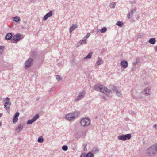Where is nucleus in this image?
<instances>
[{"label": "nucleus", "instance_id": "39", "mask_svg": "<svg viewBox=\"0 0 157 157\" xmlns=\"http://www.w3.org/2000/svg\"><path fill=\"white\" fill-rule=\"evenodd\" d=\"M90 33H88L86 36L84 37V38H85V39H86V40L89 37V36H90Z\"/></svg>", "mask_w": 157, "mask_h": 157}, {"label": "nucleus", "instance_id": "17", "mask_svg": "<svg viewBox=\"0 0 157 157\" xmlns=\"http://www.w3.org/2000/svg\"><path fill=\"white\" fill-rule=\"evenodd\" d=\"M78 25L76 24H73L72 26L70 27L69 29V32L70 33H71L75 29L77 28Z\"/></svg>", "mask_w": 157, "mask_h": 157}, {"label": "nucleus", "instance_id": "13", "mask_svg": "<svg viewBox=\"0 0 157 157\" xmlns=\"http://www.w3.org/2000/svg\"><path fill=\"white\" fill-rule=\"evenodd\" d=\"M151 92L150 88L149 87L144 89L142 92L143 94H146L147 95H150Z\"/></svg>", "mask_w": 157, "mask_h": 157}, {"label": "nucleus", "instance_id": "4", "mask_svg": "<svg viewBox=\"0 0 157 157\" xmlns=\"http://www.w3.org/2000/svg\"><path fill=\"white\" fill-rule=\"evenodd\" d=\"M4 101V108L6 110L8 113H9L10 111V107L11 105V102L10 101V99L8 97L5 98Z\"/></svg>", "mask_w": 157, "mask_h": 157}, {"label": "nucleus", "instance_id": "23", "mask_svg": "<svg viewBox=\"0 0 157 157\" xmlns=\"http://www.w3.org/2000/svg\"><path fill=\"white\" fill-rule=\"evenodd\" d=\"M140 60L141 59H136V60L135 61H134L132 63L133 65L134 66H136V65L139 64L140 62ZM141 60H142V59Z\"/></svg>", "mask_w": 157, "mask_h": 157}, {"label": "nucleus", "instance_id": "19", "mask_svg": "<svg viewBox=\"0 0 157 157\" xmlns=\"http://www.w3.org/2000/svg\"><path fill=\"white\" fill-rule=\"evenodd\" d=\"M13 36V35L11 33H8L5 36V39L6 40H10Z\"/></svg>", "mask_w": 157, "mask_h": 157}, {"label": "nucleus", "instance_id": "45", "mask_svg": "<svg viewBox=\"0 0 157 157\" xmlns=\"http://www.w3.org/2000/svg\"><path fill=\"white\" fill-rule=\"evenodd\" d=\"M106 96V95H103V96H102V97L103 99H107V98Z\"/></svg>", "mask_w": 157, "mask_h": 157}, {"label": "nucleus", "instance_id": "52", "mask_svg": "<svg viewBox=\"0 0 157 157\" xmlns=\"http://www.w3.org/2000/svg\"><path fill=\"white\" fill-rule=\"evenodd\" d=\"M39 99V98H37L36 100H38Z\"/></svg>", "mask_w": 157, "mask_h": 157}, {"label": "nucleus", "instance_id": "49", "mask_svg": "<svg viewBox=\"0 0 157 157\" xmlns=\"http://www.w3.org/2000/svg\"><path fill=\"white\" fill-rule=\"evenodd\" d=\"M99 29H96V31L97 32H99Z\"/></svg>", "mask_w": 157, "mask_h": 157}, {"label": "nucleus", "instance_id": "20", "mask_svg": "<svg viewBox=\"0 0 157 157\" xmlns=\"http://www.w3.org/2000/svg\"><path fill=\"white\" fill-rule=\"evenodd\" d=\"M37 55V52L36 50H34L33 51H32L30 54V56L31 57L34 58Z\"/></svg>", "mask_w": 157, "mask_h": 157}, {"label": "nucleus", "instance_id": "14", "mask_svg": "<svg viewBox=\"0 0 157 157\" xmlns=\"http://www.w3.org/2000/svg\"><path fill=\"white\" fill-rule=\"evenodd\" d=\"M23 128V125L21 124H19L16 127V130L17 132H19L22 131Z\"/></svg>", "mask_w": 157, "mask_h": 157}, {"label": "nucleus", "instance_id": "26", "mask_svg": "<svg viewBox=\"0 0 157 157\" xmlns=\"http://www.w3.org/2000/svg\"><path fill=\"white\" fill-rule=\"evenodd\" d=\"M13 20L16 22H18L20 20V17L18 16H16L13 18Z\"/></svg>", "mask_w": 157, "mask_h": 157}, {"label": "nucleus", "instance_id": "43", "mask_svg": "<svg viewBox=\"0 0 157 157\" xmlns=\"http://www.w3.org/2000/svg\"><path fill=\"white\" fill-rule=\"evenodd\" d=\"M81 42H78L77 44V47H78L79 46H80L82 44Z\"/></svg>", "mask_w": 157, "mask_h": 157}, {"label": "nucleus", "instance_id": "48", "mask_svg": "<svg viewBox=\"0 0 157 157\" xmlns=\"http://www.w3.org/2000/svg\"><path fill=\"white\" fill-rule=\"evenodd\" d=\"M155 50L156 52H157V46H156L155 47Z\"/></svg>", "mask_w": 157, "mask_h": 157}, {"label": "nucleus", "instance_id": "5", "mask_svg": "<svg viewBox=\"0 0 157 157\" xmlns=\"http://www.w3.org/2000/svg\"><path fill=\"white\" fill-rule=\"evenodd\" d=\"M91 121L88 118H85L82 119L80 121L81 125L83 127L88 126L90 124Z\"/></svg>", "mask_w": 157, "mask_h": 157}, {"label": "nucleus", "instance_id": "21", "mask_svg": "<svg viewBox=\"0 0 157 157\" xmlns=\"http://www.w3.org/2000/svg\"><path fill=\"white\" fill-rule=\"evenodd\" d=\"M4 48V46H0V56L3 53Z\"/></svg>", "mask_w": 157, "mask_h": 157}, {"label": "nucleus", "instance_id": "54", "mask_svg": "<svg viewBox=\"0 0 157 157\" xmlns=\"http://www.w3.org/2000/svg\"><path fill=\"white\" fill-rule=\"evenodd\" d=\"M29 59H32L31 58H29Z\"/></svg>", "mask_w": 157, "mask_h": 157}, {"label": "nucleus", "instance_id": "44", "mask_svg": "<svg viewBox=\"0 0 157 157\" xmlns=\"http://www.w3.org/2000/svg\"><path fill=\"white\" fill-rule=\"evenodd\" d=\"M84 151H86L87 150L86 149V145H84Z\"/></svg>", "mask_w": 157, "mask_h": 157}, {"label": "nucleus", "instance_id": "24", "mask_svg": "<svg viewBox=\"0 0 157 157\" xmlns=\"http://www.w3.org/2000/svg\"><path fill=\"white\" fill-rule=\"evenodd\" d=\"M98 149L97 147L94 148L92 150V151L94 154H96L98 152Z\"/></svg>", "mask_w": 157, "mask_h": 157}, {"label": "nucleus", "instance_id": "1", "mask_svg": "<svg viewBox=\"0 0 157 157\" xmlns=\"http://www.w3.org/2000/svg\"><path fill=\"white\" fill-rule=\"evenodd\" d=\"M146 154L148 156H152L157 153V143L151 146L146 151Z\"/></svg>", "mask_w": 157, "mask_h": 157}, {"label": "nucleus", "instance_id": "41", "mask_svg": "<svg viewBox=\"0 0 157 157\" xmlns=\"http://www.w3.org/2000/svg\"><path fill=\"white\" fill-rule=\"evenodd\" d=\"M112 86V89L113 91H116L117 90V88L116 86Z\"/></svg>", "mask_w": 157, "mask_h": 157}, {"label": "nucleus", "instance_id": "16", "mask_svg": "<svg viewBox=\"0 0 157 157\" xmlns=\"http://www.w3.org/2000/svg\"><path fill=\"white\" fill-rule=\"evenodd\" d=\"M70 63L72 66H76L78 64V62L76 61V59H71Z\"/></svg>", "mask_w": 157, "mask_h": 157}, {"label": "nucleus", "instance_id": "2", "mask_svg": "<svg viewBox=\"0 0 157 157\" xmlns=\"http://www.w3.org/2000/svg\"><path fill=\"white\" fill-rule=\"evenodd\" d=\"M94 89L96 90L100 91L106 94L111 91L110 90L104 86L103 85L100 84L95 85L94 86Z\"/></svg>", "mask_w": 157, "mask_h": 157}, {"label": "nucleus", "instance_id": "6", "mask_svg": "<svg viewBox=\"0 0 157 157\" xmlns=\"http://www.w3.org/2000/svg\"><path fill=\"white\" fill-rule=\"evenodd\" d=\"M131 137L130 134L122 135L118 137V139L121 141H124L129 140Z\"/></svg>", "mask_w": 157, "mask_h": 157}, {"label": "nucleus", "instance_id": "47", "mask_svg": "<svg viewBox=\"0 0 157 157\" xmlns=\"http://www.w3.org/2000/svg\"><path fill=\"white\" fill-rule=\"evenodd\" d=\"M63 64V63L61 62H59L58 63V65L59 66H60Z\"/></svg>", "mask_w": 157, "mask_h": 157}, {"label": "nucleus", "instance_id": "11", "mask_svg": "<svg viewBox=\"0 0 157 157\" xmlns=\"http://www.w3.org/2000/svg\"><path fill=\"white\" fill-rule=\"evenodd\" d=\"M128 65V63L127 61L123 60H122L120 63V66L123 68H126Z\"/></svg>", "mask_w": 157, "mask_h": 157}, {"label": "nucleus", "instance_id": "42", "mask_svg": "<svg viewBox=\"0 0 157 157\" xmlns=\"http://www.w3.org/2000/svg\"><path fill=\"white\" fill-rule=\"evenodd\" d=\"M56 88V86H54L52 87L50 90L49 91V93H51Z\"/></svg>", "mask_w": 157, "mask_h": 157}, {"label": "nucleus", "instance_id": "28", "mask_svg": "<svg viewBox=\"0 0 157 157\" xmlns=\"http://www.w3.org/2000/svg\"><path fill=\"white\" fill-rule=\"evenodd\" d=\"M37 141L39 143H42L44 141V139L42 136H41L39 137Z\"/></svg>", "mask_w": 157, "mask_h": 157}, {"label": "nucleus", "instance_id": "12", "mask_svg": "<svg viewBox=\"0 0 157 157\" xmlns=\"http://www.w3.org/2000/svg\"><path fill=\"white\" fill-rule=\"evenodd\" d=\"M20 113L18 112H17L14 115L13 120V123L17 122L18 120V117L19 116Z\"/></svg>", "mask_w": 157, "mask_h": 157}, {"label": "nucleus", "instance_id": "22", "mask_svg": "<svg viewBox=\"0 0 157 157\" xmlns=\"http://www.w3.org/2000/svg\"><path fill=\"white\" fill-rule=\"evenodd\" d=\"M156 42L155 39V38H151L149 39V42L152 44H154Z\"/></svg>", "mask_w": 157, "mask_h": 157}, {"label": "nucleus", "instance_id": "51", "mask_svg": "<svg viewBox=\"0 0 157 157\" xmlns=\"http://www.w3.org/2000/svg\"><path fill=\"white\" fill-rule=\"evenodd\" d=\"M86 132H87V131H84V132H83V133H84V134H85V133H86Z\"/></svg>", "mask_w": 157, "mask_h": 157}, {"label": "nucleus", "instance_id": "7", "mask_svg": "<svg viewBox=\"0 0 157 157\" xmlns=\"http://www.w3.org/2000/svg\"><path fill=\"white\" fill-rule=\"evenodd\" d=\"M33 59H27L25 63L24 68L26 69L29 68L33 65Z\"/></svg>", "mask_w": 157, "mask_h": 157}, {"label": "nucleus", "instance_id": "15", "mask_svg": "<svg viewBox=\"0 0 157 157\" xmlns=\"http://www.w3.org/2000/svg\"><path fill=\"white\" fill-rule=\"evenodd\" d=\"M53 15L52 12V11H49L43 17V20H46L49 17L52 16Z\"/></svg>", "mask_w": 157, "mask_h": 157}, {"label": "nucleus", "instance_id": "3", "mask_svg": "<svg viewBox=\"0 0 157 157\" xmlns=\"http://www.w3.org/2000/svg\"><path fill=\"white\" fill-rule=\"evenodd\" d=\"M79 114V112L76 111L74 113H71L67 114L65 116V118L66 119L71 121L77 117Z\"/></svg>", "mask_w": 157, "mask_h": 157}, {"label": "nucleus", "instance_id": "8", "mask_svg": "<svg viewBox=\"0 0 157 157\" xmlns=\"http://www.w3.org/2000/svg\"><path fill=\"white\" fill-rule=\"evenodd\" d=\"M39 117V115L38 114H36L31 119L29 120L27 122L28 124H32L33 122L38 119Z\"/></svg>", "mask_w": 157, "mask_h": 157}, {"label": "nucleus", "instance_id": "10", "mask_svg": "<svg viewBox=\"0 0 157 157\" xmlns=\"http://www.w3.org/2000/svg\"><path fill=\"white\" fill-rule=\"evenodd\" d=\"M136 8L133 9L127 14V17L128 19H130L132 17L134 13L136 11Z\"/></svg>", "mask_w": 157, "mask_h": 157}, {"label": "nucleus", "instance_id": "33", "mask_svg": "<svg viewBox=\"0 0 157 157\" xmlns=\"http://www.w3.org/2000/svg\"><path fill=\"white\" fill-rule=\"evenodd\" d=\"M103 61L102 60V59H99V60L97 61L96 64L97 65H100L102 63H103Z\"/></svg>", "mask_w": 157, "mask_h": 157}, {"label": "nucleus", "instance_id": "9", "mask_svg": "<svg viewBox=\"0 0 157 157\" xmlns=\"http://www.w3.org/2000/svg\"><path fill=\"white\" fill-rule=\"evenodd\" d=\"M85 93L84 91H83L80 92L78 96V97L75 98V101H78L79 100L83 98V96L85 95Z\"/></svg>", "mask_w": 157, "mask_h": 157}, {"label": "nucleus", "instance_id": "27", "mask_svg": "<svg viewBox=\"0 0 157 157\" xmlns=\"http://www.w3.org/2000/svg\"><path fill=\"white\" fill-rule=\"evenodd\" d=\"M123 24V22L120 21H117L116 23V25L120 27H122Z\"/></svg>", "mask_w": 157, "mask_h": 157}, {"label": "nucleus", "instance_id": "36", "mask_svg": "<svg viewBox=\"0 0 157 157\" xmlns=\"http://www.w3.org/2000/svg\"><path fill=\"white\" fill-rule=\"evenodd\" d=\"M115 3L114 2H112V3H110V6L111 8L113 9L115 8Z\"/></svg>", "mask_w": 157, "mask_h": 157}, {"label": "nucleus", "instance_id": "46", "mask_svg": "<svg viewBox=\"0 0 157 157\" xmlns=\"http://www.w3.org/2000/svg\"><path fill=\"white\" fill-rule=\"evenodd\" d=\"M153 128H155L157 129V125L155 124L153 126Z\"/></svg>", "mask_w": 157, "mask_h": 157}, {"label": "nucleus", "instance_id": "53", "mask_svg": "<svg viewBox=\"0 0 157 157\" xmlns=\"http://www.w3.org/2000/svg\"><path fill=\"white\" fill-rule=\"evenodd\" d=\"M1 124H2V123L1 122H0V126H1Z\"/></svg>", "mask_w": 157, "mask_h": 157}, {"label": "nucleus", "instance_id": "31", "mask_svg": "<svg viewBox=\"0 0 157 157\" xmlns=\"http://www.w3.org/2000/svg\"><path fill=\"white\" fill-rule=\"evenodd\" d=\"M115 92L117 94V96L119 97H120L121 95V93L120 91L119 90H117Z\"/></svg>", "mask_w": 157, "mask_h": 157}, {"label": "nucleus", "instance_id": "50", "mask_svg": "<svg viewBox=\"0 0 157 157\" xmlns=\"http://www.w3.org/2000/svg\"><path fill=\"white\" fill-rule=\"evenodd\" d=\"M132 71H134V69L133 67H132Z\"/></svg>", "mask_w": 157, "mask_h": 157}, {"label": "nucleus", "instance_id": "35", "mask_svg": "<svg viewBox=\"0 0 157 157\" xmlns=\"http://www.w3.org/2000/svg\"><path fill=\"white\" fill-rule=\"evenodd\" d=\"M144 34L143 33H140L138 34L137 36V37L138 38H141L143 36Z\"/></svg>", "mask_w": 157, "mask_h": 157}, {"label": "nucleus", "instance_id": "40", "mask_svg": "<svg viewBox=\"0 0 157 157\" xmlns=\"http://www.w3.org/2000/svg\"><path fill=\"white\" fill-rule=\"evenodd\" d=\"M72 146L73 147V150H74V151L76 150V144L75 143L74 144L72 145Z\"/></svg>", "mask_w": 157, "mask_h": 157}, {"label": "nucleus", "instance_id": "25", "mask_svg": "<svg viewBox=\"0 0 157 157\" xmlns=\"http://www.w3.org/2000/svg\"><path fill=\"white\" fill-rule=\"evenodd\" d=\"M93 53V52H90V53H88V55L86 57H84L83 59H87L88 58H90L91 57V56L92 55Z\"/></svg>", "mask_w": 157, "mask_h": 157}, {"label": "nucleus", "instance_id": "55", "mask_svg": "<svg viewBox=\"0 0 157 157\" xmlns=\"http://www.w3.org/2000/svg\"><path fill=\"white\" fill-rule=\"evenodd\" d=\"M127 120H129V119H128V118L127 119Z\"/></svg>", "mask_w": 157, "mask_h": 157}, {"label": "nucleus", "instance_id": "34", "mask_svg": "<svg viewBox=\"0 0 157 157\" xmlns=\"http://www.w3.org/2000/svg\"><path fill=\"white\" fill-rule=\"evenodd\" d=\"M68 148V147L66 145H64L62 147V149L64 151H66L67 150Z\"/></svg>", "mask_w": 157, "mask_h": 157}, {"label": "nucleus", "instance_id": "18", "mask_svg": "<svg viewBox=\"0 0 157 157\" xmlns=\"http://www.w3.org/2000/svg\"><path fill=\"white\" fill-rule=\"evenodd\" d=\"M21 38V35L19 34H16L13 36V39L16 42L19 40Z\"/></svg>", "mask_w": 157, "mask_h": 157}, {"label": "nucleus", "instance_id": "29", "mask_svg": "<svg viewBox=\"0 0 157 157\" xmlns=\"http://www.w3.org/2000/svg\"><path fill=\"white\" fill-rule=\"evenodd\" d=\"M85 157H94V156L91 152H89L87 154H86Z\"/></svg>", "mask_w": 157, "mask_h": 157}, {"label": "nucleus", "instance_id": "37", "mask_svg": "<svg viewBox=\"0 0 157 157\" xmlns=\"http://www.w3.org/2000/svg\"><path fill=\"white\" fill-rule=\"evenodd\" d=\"M80 42H81L82 44L83 43H85L86 44L87 43L86 39H85V38H83L82 39Z\"/></svg>", "mask_w": 157, "mask_h": 157}, {"label": "nucleus", "instance_id": "30", "mask_svg": "<svg viewBox=\"0 0 157 157\" xmlns=\"http://www.w3.org/2000/svg\"><path fill=\"white\" fill-rule=\"evenodd\" d=\"M107 29L106 27H104L100 30V31L101 33H104L107 31Z\"/></svg>", "mask_w": 157, "mask_h": 157}, {"label": "nucleus", "instance_id": "32", "mask_svg": "<svg viewBox=\"0 0 157 157\" xmlns=\"http://www.w3.org/2000/svg\"><path fill=\"white\" fill-rule=\"evenodd\" d=\"M62 79V78L60 77V75H57L56 76V79L58 81H59L61 80Z\"/></svg>", "mask_w": 157, "mask_h": 157}, {"label": "nucleus", "instance_id": "38", "mask_svg": "<svg viewBox=\"0 0 157 157\" xmlns=\"http://www.w3.org/2000/svg\"><path fill=\"white\" fill-rule=\"evenodd\" d=\"M132 95L134 99H138V98H141L137 97V95H135L133 93L132 94Z\"/></svg>", "mask_w": 157, "mask_h": 157}]
</instances>
